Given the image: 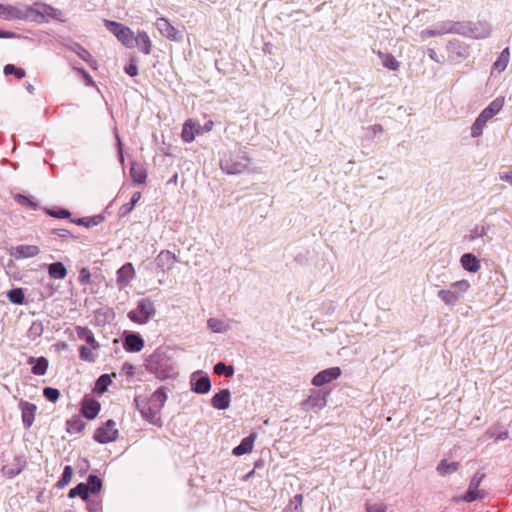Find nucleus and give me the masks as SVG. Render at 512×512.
<instances>
[{"instance_id": "f257e3e1", "label": "nucleus", "mask_w": 512, "mask_h": 512, "mask_svg": "<svg viewBox=\"0 0 512 512\" xmlns=\"http://www.w3.org/2000/svg\"><path fill=\"white\" fill-rule=\"evenodd\" d=\"M167 394L163 387L157 389L150 398L136 396L134 403L141 416L150 424L161 427L160 411L165 405Z\"/></svg>"}, {"instance_id": "f03ea898", "label": "nucleus", "mask_w": 512, "mask_h": 512, "mask_svg": "<svg viewBox=\"0 0 512 512\" xmlns=\"http://www.w3.org/2000/svg\"><path fill=\"white\" fill-rule=\"evenodd\" d=\"M220 169L227 175H238L248 171L251 165V159L247 155L245 148L239 147L234 150H228L220 153Z\"/></svg>"}, {"instance_id": "7ed1b4c3", "label": "nucleus", "mask_w": 512, "mask_h": 512, "mask_svg": "<svg viewBox=\"0 0 512 512\" xmlns=\"http://www.w3.org/2000/svg\"><path fill=\"white\" fill-rule=\"evenodd\" d=\"M453 33L461 34L474 39L488 38L492 32V27L488 22H458L452 24Z\"/></svg>"}, {"instance_id": "20e7f679", "label": "nucleus", "mask_w": 512, "mask_h": 512, "mask_svg": "<svg viewBox=\"0 0 512 512\" xmlns=\"http://www.w3.org/2000/svg\"><path fill=\"white\" fill-rule=\"evenodd\" d=\"M504 102V97H497L493 101H491L486 108H484L481 111V113L478 115L475 122L471 126V136L473 138L482 135L486 123L502 110Z\"/></svg>"}, {"instance_id": "39448f33", "label": "nucleus", "mask_w": 512, "mask_h": 512, "mask_svg": "<svg viewBox=\"0 0 512 512\" xmlns=\"http://www.w3.org/2000/svg\"><path fill=\"white\" fill-rule=\"evenodd\" d=\"M469 288H470L469 281L462 279V280L453 282L450 285L449 289L439 290L437 293V296L446 305L453 306L461 298H463L464 294L469 290Z\"/></svg>"}, {"instance_id": "423d86ee", "label": "nucleus", "mask_w": 512, "mask_h": 512, "mask_svg": "<svg viewBox=\"0 0 512 512\" xmlns=\"http://www.w3.org/2000/svg\"><path fill=\"white\" fill-rule=\"evenodd\" d=\"M156 314L154 303L149 298L138 301L135 309L128 312V318L137 324H146Z\"/></svg>"}, {"instance_id": "0eeeda50", "label": "nucleus", "mask_w": 512, "mask_h": 512, "mask_svg": "<svg viewBox=\"0 0 512 512\" xmlns=\"http://www.w3.org/2000/svg\"><path fill=\"white\" fill-rule=\"evenodd\" d=\"M485 474L478 471L471 478L467 492L460 497L454 498L456 502L465 501V502H474L478 499H483L486 496V492L482 489H479L480 484L482 483Z\"/></svg>"}, {"instance_id": "6e6552de", "label": "nucleus", "mask_w": 512, "mask_h": 512, "mask_svg": "<svg viewBox=\"0 0 512 512\" xmlns=\"http://www.w3.org/2000/svg\"><path fill=\"white\" fill-rule=\"evenodd\" d=\"M104 25L123 45L134 47V33L129 27L111 20H105Z\"/></svg>"}, {"instance_id": "1a4fd4ad", "label": "nucleus", "mask_w": 512, "mask_h": 512, "mask_svg": "<svg viewBox=\"0 0 512 512\" xmlns=\"http://www.w3.org/2000/svg\"><path fill=\"white\" fill-rule=\"evenodd\" d=\"M213 121L208 120L203 126L193 120H187L182 129V139L186 143H191L194 141L197 135H201L204 132H209L213 128Z\"/></svg>"}, {"instance_id": "9d476101", "label": "nucleus", "mask_w": 512, "mask_h": 512, "mask_svg": "<svg viewBox=\"0 0 512 512\" xmlns=\"http://www.w3.org/2000/svg\"><path fill=\"white\" fill-rule=\"evenodd\" d=\"M94 440L101 444H106L115 441L118 438V430L116 429V422L112 419L99 427L93 436Z\"/></svg>"}, {"instance_id": "9b49d317", "label": "nucleus", "mask_w": 512, "mask_h": 512, "mask_svg": "<svg viewBox=\"0 0 512 512\" xmlns=\"http://www.w3.org/2000/svg\"><path fill=\"white\" fill-rule=\"evenodd\" d=\"M327 396L328 392L323 390H311L308 398L302 402V408L305 411L317 412L326 406Z\"/></svg>"}, {"instance_id": "f8f14e48", "label": "nucleus", "mask_w": 512, "mask_h": 512, "mask_svg": "<svg viewBox=\"0 0 512 512\" xmlns=\"http://www.w3.org/2000/svg\"><path fill=\"white\" fill-rule=\"evenodd\" d=\"M491 225L485 222L475 224L471 227L468 233L464 236V240L467 242H475L479 239L483 240V243L490 242L492 238L489 236Z\"/></svg>"}, {"instance_id": "ddd939ff", "label": "nucleus", "mask_w": 512, "mask_h": 512, "mask_svg": "<svg viewBox=\"0 0 512 512\" xmlns=\"http://www.w3.org/2000/svg\"><path fill=\"white\" fill-rule=\"evenodd\" d=\"M340 375L341 369L339 367H330L318 372L312 378V384L314 386L320 387L332 382L333 380H336L338 377H340Z\"/></svg>"}, {"instance_id": "4468645a", "label": "nucleus", "mask_w": 512, "mask_h": 512, "mask_svg": "<svg viewBox=\"0 0 512 512\" xmlns=\"http://www.w3.org/2000/svg\"><path fill=\"white\" fill-rule=\"evenodd\" d=\"M116 275V283L119 289H123L129 286L135 277V270L132 263H125L121 268L117 270Z\"/></svg>"}, {"instance_id": "2eb2a0df", "label": "nucleus", "mask_w": 512, "mask_h": 512, "mask_svg": "<svg viewBox=\"0 0 512 512\" xmlns=\"http://www.w3.org/2000/svg\"><path fill=\"white\" fill-rule=\"evenodd\" d=\"M22 8V3H18L16 5L0 3V18L5 21L21 20Z\"/></svg>"}, {"instance_id": "dca6fc26", "label": "nucleus", "mask_w": 512, "mask_h": 512, "mask_svg": "<svg viewBox=\"0 0 512 512\" xmlns=\"http://www.w3.org/2000/svg\"><path fill=\"white\" fill-rule=\"evenodd\" d=\"M21 21H30L38 24L47 23V19H44L40 7L36 6V2L33 5L23 4Z\"/></svg>"}, {"instance_id": "f3484780", "label": "nucleus", "mask_w": 512, "mask_h": 512, "mask_svg": "<svg viewBox=\"0 0 512 512\" xmlns=\"http://www.w3.org/2000/svg\"><path fill=\"white\" fill-rule=\"evenodd\" d=\"M10 255L15 259H25L37 256L40 253V249L36 245H18L10 249Z\"/></svg>"}, {"instance_id": "a211bd4d", "label": "nucleus", "mask_w": 512, "mask_h": 512, "mask_svg": "<svg viewBox=\"0 0 512 512\" xmlns=\"http://www.w3.org/2000/svg\"><path fill=\"white\" fill-rule=\"evenodd\" d=\"M143 347L144 340L139 334L130 332L125 335L123 341V348L126 352L136 353L141 351Z\"/></svg>"}, {"instance_id": "6ab92c4d", "label": "nucleus", "mask_w": 512, "mask_h": 512, "mask_svg": "<svg viewBox=\"0 0 512 512\" xmlns=\"http://www.w3.org/2000/svg\"><path fill=\"white\" fill-rule=\"evenodd\" d=\"M176 261L175 254L169 250H162L155 258L156 267L163 272L171 270Z\"/></svg>"}, {"instance_id": "aec40b11", "label": "nucleus", "mask_w": 512, "mask_h": 512, "mask_svg": "<svg viewBox=\"0 0 512 512\" xmlns=\"http://www.w3.org/2000/svg\"><path fill=\"white\" fill-rule=\"evenodd\" d=\"M19 408L22 414V422L25 428H30L35 420L36 405L27 401H20Z\"/></svg>"}, {"instance_id": "412c9836", "label": "nucleus", "mask_w": 512, "mask_h": 512, "mask_svg": "<svg viewBox=\"0 0 512 512\" xmlns=\"http://www.w3.org/2000/svg\"><path fill=\"white\" fill-rule=\"evenodd\" d=\"M156 27L160 34L170 40H178L179 31L166 18H158Z\"/></svg>"}, {"instance_id": "4be33fe9", "label": "nucleus", "mask_w": 512, "mask_h": 512, "mask_svg": "<svg viewBox=\"0 0 512 512\" xmlns=\"http://www.w3.org/2000/svg\"><path fill=\"white\" fill-rule=\"evenodd\" d=\"M231 393L229 389H222L211 399V405L218 410H226L230 407Z\"/></svg>"}, {"instance_id": "5701e85b", "label": "nucleus", "mask_w": 512, "mask_h": 512, "mask_svg": "<svg viewBox=\"0 0 512 512\" xmlns=\"http://www.w3.org/2000/svg\"><path fill=\"white\" fill-rule=\"evenodd\" d=\"M27 363L33 365L31 372L37 376L45 375L49 367V361L44 356L38 358L31 356L27 359Z\"/></svg>"}, {"instance_id": "b1692460", "label": "nucleus", "mask_w": 512, "mask_h": 512, "mask_svg": "<svg viewBox=\"0 0 512 512\" xmlns=\"http://www.w3.org/2000/svg\"><path fill=\"white\" fill-rule=\"evenodd\" d=\"M462 268L468 272L476 273L481 268L480 260L472 253H464L460 258Z\"/></svg>"}, {"instance_id": "393cba45", "label": "nucleus", "mask_w": 512, "mask_h": 512, "mask_svg": "<svg viewBox=\"0 0 512 512\" xmlns=\"http://www.w3.org/2000/svg\"><path fill=\"white\" fill-rule=\"evenodd\" d=\"M36 6L40 7L41 13L44 16V19H47V22L49 19H56L61 22L64 21L63 13L59 9L40 1L36 2Z\"/></svg>"}, {"instance_id": "a878e982", "label": "nucleus", "mask_w": 512, "mask_h": 512, "mask_svg": "<svg viewBox=\"0 0 512 512\" xmlns=\"http://www.w3.org/2000/svg\"><path fill=\"white\" fill-rule=\"evenodd\" d=\"M191 389L197 394H206L211 389V381L207 374L200 376L197 379H191Z\"/></svg>"}, {"instance_id": "bb28decb", "label": "nucleus", "mask_w": 512, "mask_h": 512, "mask_svg": "<svg viewBox=\"0 0 512 512\" xmlns=\"http://www.w3.org/2000/svg\"><path fill=\"white\" fill-rule=\"evenodd\" d=\"M69 49L77 54L82 60L89 64L93 69L97 67V61L92 57L90 52L78 43H73L69 46Z\"/></svg>"}, {"instance_id": "cd10ccee", "label": "nucleus", "mask_w": 512, "mask_h": 512, "mask_svg": "<svg viewBox=\"0 0 512 512\" xmlns=\"http://www.w3.org/2000/svg\"><path fill=\"white\" fill-rule=\"evenodd\" d=\"M446 33H453V30H452V24L450 23H443L441 24L440 26H438L437 28H434V29H424L420 32V37L422 39H426V38H429V37H436V36H441V35H444Z\"/></svg>"}, {"instance_id": "c85d7f7f", "label": "nucleus", "mask_w": 512, "mask_h": 512, "mask_svg": "<svg viewBox=\"0 0 512 512\" xmlns=\"http://www.w3.org/2000/svg\"><path fill=\"white\" fill-rule=\"evenodd\" d=\"M75 330L79 339L84 340L93 349L99 348V343L96 341L93 332L89 328L76 326Z\"/></svg>"}, {"instance_id": "c756f323", "label": "nucleus", "mask_w": 512, "mask_h": 512, "mask_svg": "<svg viewBox=\"0 0 512 512\" xmlns=\"http://www.w3.org/2000/svg\"><path fill=\"white\" fill-rule=\"evenodd\" d=\"M134 46H137L144 54H150L152 43L148 34L140 31L137 36H134Z\"/></svg>"}, {"instance_id": "7c9ffc66", "label": "nucleus", "mask_w": 512, "mask_h": 512, "mask_svg": "<svg viewBox=\"0 0 512 512\" xmlns=\"http://www.w3.org/2000/svg\"><path fill=\"white\" fill-rule=\"evenodd\" d=\"M255 435L251 434L243 438L239 445L233 448L232 453L236 456H241L252 451Z\"/></svg>"}, {"instance_id": "2f4dec72", "label": "nucleus", "mask_w": 512, "mask_h": 512, "mask_svg": "<svg viewBox=\"0 0 512 512\" xmlns=\"http://www.w3.org/2000/svg\"><path fill=\"white\" fill-rule=\"evenodd\" d=\"M100 411V404L96 400H87L82 404L81 412L87 419H94Z\"/></svg>"}, {"instance_id": "473e14b6", "label": "nucleus", "mask_w": 512, "mask_h": 512, "mask_svg": "<svg viewBox=\"0 0 512 512\" xmlns=\"http://www.w3.org/2000/svg\"><path fill=\"white\" fill-rule=\"evenodd\" d=\"M378 57L381 60L382 65L391 71H397L400 67V62L390 53H385L382 51L376 52Z\"/></svg>"}, {"instance_id": "72a5a7b5", "label": "nucleus", "mask_w": 512, "mask_h": 512, "mask_svg": "<svg viewBox=\"0 0 512 512\" xmlns=\"http://www.w3.org/2000/svg\"><path fill=\"white\" fill-rule=\"evenodd\" d=\"M207 326L214 333H225L230 329L229 323L218 318H209Z\"/></svg>"}, {"instance_id": "f704fd0d", "label": "nucleus", "mask_w": 512, "mask_h": 512, "mask_svg": "<svg viewBox=\"0 0 512 512\" xmlns=\"http://www.w3.org/2000/svg\"><path fill=\"white\" fill-rule=\"evenodd\" d=\"M49 276L54 279H64L67 275V269L61 262L51 263L48 267Z\"/></svg>"}, {"instance_id": "c9c22d12", "label": "nucleus", "mask_w": 512, "mask_h": 512, "mask_svg": "<svg viewBox=\"0 0 512 512\" xmlns=\"http://www.w3.org/2000/svg\"><path fill=\"white\" fill-rule=\"evenodd\" d=\"M459 465V462H448L447 460H442L437 466V472L441 476H446L456 472L459 468Z\"/></svg>"}, {"instance_id": "e433bc0d", "label": "nucleus", "mask_w": 512, "mask_h": 512, "mask_svg": "<svg viewBox=\"0 0 512 512\" xmlns=\"http://www.w3.org/2000/svg\"><path fill=\"white\" fill-rule=\"evenodd\" d=\"M89 495H90V493H89L85 483H83V482L77 484L68 493V497L69 498H75V497L78 496V497H80L84 501H88L89 500Z\"/></svg>"}, {"instance_id": "4c0bfd02", "label": "nucleus", "mask_w": 512, "mask_h": 512, "mask_svg": "<svg viewBox=\"0 0 512 512\" xmlns=\"http://www.w3.org/2000/svg\"><path fill=\"white\" fill-rule=\"evenodd\" d=\"M130 177L135 184H143L146 181V171L140 167H137L133 162L130 168Z\"/></svg>"}, {"instance_id": "58836bf2", "label": "nucleus", "mask_w": 512, "mask_h": 512, "mask_svg": "<svg viewBox=\"0 0 512 512\" xmlns=\"http://www.w3.org/2000/svg\"><path fill=\"white\" fill-rule=\"evenodd\" d=\"M103 220L104 217L102 215H95L92 217L74 219L72 222L77 225L85 226L86 228H91L99 225Z\"/></svg>"}, {"instance_id": "ea45409f", "label": "nucleus", "mask_w": 512, "mask_h": 512, "mask_svg": "<svg viewBox=\"0 0 512 512\" xmlns=\"http://www.w3.org/2000/svg\"><path fill=\"white\" fill-rule=\"evenodd\" d=\"M85 485L90 494H96L102 489V480L97 475L90 474Z\"/></svg>"}, {"instance_id": "a19ab883", "label": "nucleus", "mask_w": 512, "mask_h": 512, "mask_svg": "<svg viewBox=\"0 0 512 512\" xmlns=\"http://www.w3.org/2000/svg\"><path fill=\"white\" fill-rule=\"evenodd\" d=\"M509 59H510L509 48H505L500 53L497 60L494 62V64H493L494 69L498 70L499 72L504 71L509 63Z\"/></svg>"}, {"instance_id": "79ce46f5", "label": "nucleus", "mask_w": 512, "mask_h": 512, "mask_svg": "<svg viewBox=\"0 0 512 512\" xmlns=\"http://www.w3.org/2000/svg\"><path fill=\"white\" fill-rule=\"evenodd\" d=\"M8 300L17 305H21L24 303L25 295L21 288H14L7 292Z\"/></svg>"}, {"instance_id": "37998d69", "label": "nucleus", "mask_w": 512, "mask_h": 512, "mask_svg": "<svg viewBox=\"0 0 512 512\" xmlns=\"http://www.w3.org/2000/svg\"><path fill=\"white\" fill-rule=\"evenodd\" d=\"M141 198V193L140 192H135L131 199H130V202L128 203H125L123 204L120 209H119V214L121 216H125L127 215L128 213H130L133 208L135 207L136 203L140 200Z\"/></svg>"}, {"instance_id": "c03bdc74", "label": "nucleus", "mask_w": 512, "mask_h": 512, "mask_svg": "<svg viewBox=\"0 0 512 512\" xmlns=\"http://www.w3.org/2000/svg\"><path fill=\"white\" fill-rule=\"evenodd\" d=\"M72 476L73 468L69 465L65 466L61 478L56 483V487L58 489L66 487L71 482Z\"/></svg>"}, {"instance_id": "a18cd8bd", "label": "nucleus", "mask_w": 512, "mask_h": 512, "mask_svg": "<svg viewBox=\"0 0 512 512\" xmlns=\"http://www.w3.org/2000/svg\"><path fill=\"white\" fill-rule=\"evenodd\" d=\"M3 73L6 76L14 75L17 79H22L26 76V72L24 69L16 67L13 64H6L3 68Z\"/></svg>"}, {"instance_id": "49530a36", "label": "nucleus", "mask_w": 512, "mask_h": 512, "mask_svg": "<svg viewBox=\"0 0 512 512\" xmlns=\"http://www.w3.org/2000/svg\"><path fill=\"white\" fill-rule=\"evenodd\" d=\"M43 331H44V327H43L42 322L34 321V322H32V324L28 330V337L32 340H35L43 334Z\"/></svg>"}, {"instance_id": "de8ad7c7", "label": "nucleus", "mask_w": 512, "mask_h": 512, "mask_svg": "<svg viewBox=\"0 0 512 512\" xmlns=\"http://www.w3.org/2000/svg\"><path fill=\"white\" fill-rule=\"evenodd\" d=\"M213 369H214V373L217 375L224 374L226 377H231L234 374L233 366H227L223 362H218L217 364H215Z\"/></svg>"}, {"instance_id": "09e8293b", "label": "nucleus", "mask_w": 512, "mask_h": 512, "mask_svg": "<svg viewBox=\"0 0 512 512\" xmlns=\"http://www.w3.org/2000/svg\"><path fill=\"white\" fill-rule=\"evenodd\" d=\"M111 382L110 375L102 374L96 381V390L100 393L105 392Z\"/></svg>"}, {"instance_id": "8fccbe9b", "label": "nucleus", "mask_w": 512, "mask_h": 512, "mask_svg": "<svg viewBox=\"0 0 512 512\" xmlns=\"http://www.w3.org/2000/svg\"><path fill=\"white\" fill-rule=\"evenodd\" d=\"M93 350L94 349L91 348V346L90 347L81 346L79 348L80 359L83 361H87V362H94L96 355L93 353Z\"/></svg>"}, {"instance_id": "3c124183", "label": "nucleus", "mask_w": 512, "mask_h": 512, "mask_svg": "<svg viewBox=\"0 0 512 512\" xmlns=\"http://www.w3.org/2000/svg\"><path fill=\"white\" fill-rule=\"evenodd\" d=\"M14 200L23 206H27V207L31 208L32 210H36L38 208L37 203L34 202L33 200L29 199L25 195L16 194V195H14Z\"/></svg>"}, {"instance_id": "603ef678", "label": "nucleus", "mask_w": 512, "mask_h": 512, "mask_svg": "<svg viewBox=\"0 0 512 512\" xmlns=\"http://www.w3.org/2000/svg\"><path fill=\"white\" fill-rule=\"evenodd\" d=\"M43 395L47 400L55 403L60 397V391L53 387H45L43 389Z\"/></svg>"}, {"instance_id": "864d4df0", "label": "nucleus", "mask_w": 512, "mask_h": 512, "mask_svg": "<svg viewBox=\"0 0 512 512\" xmlns=\"http://www.w3.org/2000/svg\"><path fill=\"white\" fill-rule=\"evenodd\" d=\"M46 213L51 216V217H54V218H58V219H65V218H68L70 217L71 213L66 210V209H63V208H60V209H46L45 210Z\"/></svg>"}, {"instance_id": "5fc2aeb1", "label": "nucleus", "mask_w": 512, "mask_h": 512, "mask_svg": "<svg viewBox=\"0 0 512 512\" xmlns=\"http://www.w3.org/2000/svg\"><path fill=\"white\" fill-rule=\"evenodd\" d=\"M90 280H91V273H90L89 269L86 267L81 268L79 271L78 281L82 285H86V284L90 283Z\"/></svg>"}, {"instance_id": "6e6d98bb", "label": "nucleus", "mask_w": 512, "mask_h": 512, "mask_svg": "<svg viewBox=\"0 0 512 512\" xmlns=\"http://www.w3.org/2000/svg\"><path fill=\"white\" fill-rule=\"evenodd\" d=\"M67 424H68V431L70 433H72V432L79 433L84 429V423L80 420H75L73 422L68 421Z\"/></svg>"}, {"instance_id": "4d7b16f0", "label": "nucleus", "mask_w": 512, "mask_h": 512, "mask_svg": "<svg viewBox=\"0 0 512 512\" xmlns=\"http://www.w3.org/2000/svg\"><path fill=\"white\" fill-rule=\"evenodd\" d=\"M74 70H76L85 80L86 85L92 86L94 85V81L90 74L83 68L74 67Z\"/></svg>"}, {"instance_id": "13d9d810", "label": "nucleus", "mask_w": 512, "mask_h": 512, "mask_svg": "<svg viewBox=\"0 0 512 512\" xmlns=\"http://www.w3.org/2000/svg\"><path fill=\"white\" fill-rule=\"evenodd\" d=\"M124 70L131 77H134L138 74V67L134 59H131L130 63L125 66Z\"/></svg>"}, {"instance_id": "bf43d9fd", "label": "nucleus", "mask_w": 512, "mask_h": 512, "mask_svg": "<svg viewBox=\"0 0 512 512\" xmlns=\"http://www.w3.org/2000/svg\"><path fill=\"white\" fill-rule=\"evenodd\" d=\"M383 132V127L380 124L372 125L366 128V136L372 137Z\"/></svg>"}, {"instance_id": "052dcab7", "label": "nucleus", "mask_w": 512, "mask_h": 512, "mask_svg": "<svg viewBox=\"0 0 512 512\" xmlns=\"http://www.w3.org/2000/svg\"><path fill=\"white\" fill-rule=\"evenodd\" d=\"M160 357L159 354H153L150 356L149 360L147 361V369H149L150 371H154L157 369V362H158V358Z\"/></svg>"}, {"instance_id": "680f3d73", "label": "nucleus", "mask_w": 512, "mask_h": 512, "mask_svg": "<svg viewBox=\"0 0 512 512\" xmlns=\"http://www.w3.org/2000/svg\"><path fill=\"white\" fill-rule=\"evenodd\" d=\"M122 372L127 376L132 377L135 374V366L131 363L125 362L122 366Z\"/></svg>"}, {"instance_id": "e2e57ef3", "label": "nucleus", "mask_w": 512, "mask_h": 512, "mask_svg": "<svg viewBox=\"0 0 512 512\" xmlns=\"http://www.w3.org/2000/svg\"><path fill=\"white\" fill-rule=\"evenodd\" d=\"M52 234H54L57 237L62 238V239H67L69 237H72L71 232L67 229H54L52 231Z\"/></svg>"}, {"instance_id": "0e129e2a", "label": "nucleus", "mask_w": 512, "mask_h": 512, "mask_svg": "<svg viewBox=\"0 0 512 512\" xmlns=\"http://www.w3.org/2000/svg\"><path fill=\"white\" fill-rule=\"evenodd\" d=\"M387 507L384 504H373L367 506V512H386Z\"/></svg>"}, {"instance_id": "69168bd1", "label": "nucleus", "mask_w": 512, "mask_h": 512, "mask_svg": "<svg viewBox=\"0 0 512 512\" xmlns=\"http://www.w3.org/2000/svg\"><path fill=\"white\" fill-rule=\"evenodd\" d=\"M427 53H428V56L431 60L437 62V63H442L441 59L437 56V53L434 49H431L429 48L427 50Z\"/></svg>"}, {"instance_id": "338daca9", "label": "nucleus", "mask_w": 512, "mask_h": 512, "mask_svg": "<svg viewBox=\"0 0 512 512\" xmlns=\"http://www.w3.org/2000/svg\"><path fill=\"white\" fill-rule=\"evenodd\" d=\"M18 37V35L15 32L12 31H6V30H0V38H15Z\"/></svg>"}, {"instance_id": "774afa93", "label": "nucleus", "mask_w": 512, "mask_h": 512, "mask_svg": "<svg viewBox=\"0 0 512 512\" xmlns=\"http://www.w3.org/2000/svg\"><path fill=\"white\" fill-rule=\"evenodd\" d=\"M86 502H87V505H88L89 512H96L98 510V508H99V504L98 503L92 502L90 500H88Z\"/></svg>"}]
</instances>
